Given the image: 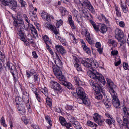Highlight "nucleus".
Listing matches in <instances>:
<instances>
[{"mask_svg":"<svg viewBox=\"0 0 129 129\" xmlns=\"http://www.w3.org/2000/svg\"><path fill=\"white\" fill-rule=\"evenodd\" d=\"M81 62L84 66L88 68L90 72H88V74H89V75L91 78L98 80L104 85H105L106 82L104 77L93 68H96L98 66L96 62H94L93 60L87 58L85 60H82Z\"/></svg>","mask_w":129,"mask_h":129,"instance_id":"obj_1","label":"nucleus"},{"mask_svg":"<svg viewBox=\"0 0 129 129\" xmlns=\"http://www.w3.org/2000/svg\"><path fill=\"white\" fill-rule=\"evenodd\" d=\"M14 25L16 28L17 33L20 37V39L22 41H26V36L25 34L22 32L24 29L23 27L24 25L23 20L21 18H19L18 17L15 21L14 20L13 23Z\"/></svg>","mask_w":129,"mask_h":129,"instance_id":"obj_2","label":"nucleus"},{"mask_svg":"<svg viewBox=\"0 0 129 129\" xmlns=\"http://www.w3.org/2000/svg\"><path fill=\"white\" fill-rule=\"evenodd\" d=\"M89 82L95 91L94 94L95 98L98 100L101 99L103 96L101 93H102L104 95L105 94L104 90H103L101 86L94 83V81L92 80H90Z\"/></svg>","mask_w":129,"mask_h":129,"instance_id":"obj_3","label":"nucleus"},{"mask_svg":"<svg viewBox=\"0 0 129 129\" xmlns=\"http://www.w3.org/2000/svg\"><path fill=\"white\" fill-rule=\"evenodd\" d=\"M123 122L125 124V129H129L128 127L129 121L127 119L128 116H129V108H126L125 107L123 108Z\"/></svg>","mask_w":129,"mask_h":129,"instance_id":"obj_4","label":"nucleus"},{"mask_svg":"<svg viewBox=\"0 0 129 129\" xmlns=\"http://www.w3.org/2000/svg\"><path fill=\"white\" fill-rule=\"evenodd\" d=\"M2 4L5 6H8L11 9H16L17 2L15 0H0Z\"/></svg>","mask_w":129,"mask_h":129,"instance_id":"obj_5","label":"nucleus"},{"mask_svg":"<svg viewBox=\"0 0 129 129\" xmlns=\"http://www.w3.org/2000/svg\"><path fill=\"white\" fill-rule=\"evenodd\" d=\"M7 66L10 68V72L11 73L15 81H17L18 79V76L17 70L16 68L11 63H7Z\"/></svg>","mask_w":129,"mask_h":129,"instance_id":"obj_6","label":"nucleus"},{"mask_svg":"<svg viewBox=\"0 0 129 129\" xmlns=\"http://www.w3.org/2000/svg\"><path fill=\"white\" fill-rule=\"evenodd\" d=\"M60 67H55L53 65L52 67L53 70L54 74L59 80V81L62 79V78L65 77L62 74V72L59 68Z\"/></svg>","mask_w":129,"mask_h":129,"instance_id":"obj_7","label":"nucleus"},{"mask_svg":"<svg viewBox=\"0 0 129 129\" xmlns=\"http://www.w3.org/2000/svg\"><path fill=\"white\" fill-rule=\"evenodd\" d=\"M112 96V104L116 108H119L120 107V102L116 95V94L115 92L110 93Z\"/></svg>","mask_w":129,"mask_h":129,"instance_id":"obj_8","label":"nucleus"},{"mask_svg":"<svg viewBox=\"0 0 129 129\" xmlns=\"http://www.w3.org/2000/svg\"><path fill=\"white\" fill-rule=\"evenodd\" d=\"M93 117L94 121L100 125H102L104 120V119H103V117L99 115L97 113L93 115Z\"/></svg>","mask_w":129,"mask_h":129,"instance_id":"obj_9","label":"nucleus"},{"mask_svg":"<svg viewBox=\"0 0 129 129\" xmlns=\"http://www.w3.org/2000/svg\"><path fill=\"white\" fill-rule=\"evenodd\" d=\"M52 85L51 87L58 91H61L63 90L62 88L57 82L52 81L51 82Z\"/></svg>","mask_w":129,"mask_h":129,"instance_id":"obj_10","label":"nucleus"},{"mask_svg":"<svg viewBox=\"0 0 129 129\" xmlns=\"http://www.w3.org/2000/svg\"><path fill=\"white\" fill-rule=\"evenodd\" d=\"M115 32V37L118 40H120L124 37V34L121 30L116 28Z\"/></svg>","mask_w":129,"mask_h":129,"instance_id":"obj_11","label":"nucleus"},{"mask_svg":"<svg viewBox=\"0 0 129 129\" xmlns=\"http://www.w3.org/2000/svg\"><path fill=\"white\" fill-rule=\"evenodd\" d=\"M82 6H85L91 12L94 14L95 12L93 6L88 1L85 0L82 5Z\"/></svg>","mask_w":129,"mask_h":129,"instance_id":"obj_12","label":"nucleus"},{"mask_svg":"<svg viewBox=\"0 0 129 129\" xmlns=\"http://www.w3.org/2000/svg\"><path fill=\"white\" fill-rule=\"evenodd\" d=\"M106 80L108 84L110 86V93L114 92H115L114 89L116 87V85H114L113 82L111 80L108 78H106Z\"/></svg>","mask_w":129,"mask_h":129,"instance_id":"obj_13","label":"nucleus"},{"mask_svg":"<svg viewBox=\"0 0 129 129\" xmlns=\"http://www.w3.org/2000/svg\"><path fill=\"white\" fill-rule=\"evenodd\" d=\"M78 86L76 89V92L78 97H80L81 98H83L82 97L84 95H86V94L83 91V89L81 87Z\"/></svg>","mask_w":129,"mask_h":129,"instance_id":"obj_14","label":"nucleus"},{"mask_svg":"<svg viewBox=\"0 0 129 129\" xmlns=\"http://www.w3.org/2000/svg\"><path fill=\"white\" fill-rule=\"evenodd\" d=\"M55 48L57 52L62 55L66 53L64 48L61 45H56L55 46Z\"/></svg>","mask_w":129,"mask_h":129,"instance_id":"obj_15","label":"nucleus"},{"mask_svg":"<svg viewBox=\"0 0 129 129\" xmlns=\"http://www.w3.org/2000/svg\"><path fill=\"white\" fill-rule=\"evenodd\" d=\"M82 97L83 98H82L83 99V100H81V102H79V103L80 104L83 103L87 106L89 105L90 103V101L89 99L86 96V95H84Z\"/></svg>","mask_w":129,"mask_h":129,"instance_id":"obj_16","label":"nucleus"},{"mask_svg":"<svg viewBox=\"0 0 129 129\" xmlns=\"http://www.w3.org/2000/svg\"><path fill=\"white\" fill-rule=\"evenodd\" d=\"M65 77L62 78V79L59 81V83L63 85L66 86L69 89H71L72 88V85L70 83H68L65 80Z\"/></svg>","mask_w":129,"mask_h":129,"instance_id":"obj_17","label":"nucleus"},{"mask_svg":"<svg viewBox=\"0 0 129 129\" xmlns=\"http://www.w3.org/2000/svg\"><path fill=\"white\" fill-rule=\"evenodd\" d=\"M26 74L27 75V77H29L30 76H33L35 81H37L38 75L35 72L34 70L30 71L29 73H28L27 72H26Z\"/></svg>","mask_w":129,"mask_h":129,"instance_id":"obj_18","label":"nucleus"},{"mask_svg":"<svg viewBox=\"0 0 129 129\" xmlns=\"http://www.w3.org/2000/svg\"><path fill=\"white\" fill-rule=\"evenodd\" d=\"M73 63L74 66L75 67L78 71H80L81 70V66L79 64V60L77 58H74L73 60Z\"/></svg>","mask_w":129,"mask_h":129,"instance_id":"obj_19","label":"nucleus"},{"mask_svg":"<svg viewBox=\"0 0 129 129\" xmlns=\"http://www.w3.org/2000/svg\"><path fill=\"white\" fill-rule=\"evenodd\" d=\"M17 109L19 113L22 115H24L25 112V109L24 105L23 104H20L18 107Z\"/></svg>","mask_w":129,"mask_h":129,"instance_id":"obj_20","label":"nucleus"},{"mask_svg":"<svg viewBox=\"0 0 129 129\" xmlns=\"http://www.w3.org/2000/svg\"><path fill=\"white\" fill-rule=\"evenodd\" d=\"M82 46L84 50L86 53L89 54L91 53L90 49L86 45L85 43L83 41L82 43Z\"/></svg>","mask_w":129,"mask_h":129,"instance_id":"obj_21","label":"nucleus"},{"mask_svg":"<svg viewBox=\"0 0 129 129\" xmlns=\"http://www.w3.org/2000/svg\"><path fill=\"white\" fill-rule=\"evenodd\" d=\"M68 21L71 28L72 29H75L76 27L74 24V22L72 20V17L71 15L68 18Z\"/></svg>","mask_w":129,"mask_h":129,"instance_id":"obj_22","label":"nucleus"},{"mask_svg":"<svg viewBox=\"0 0 129 129\" xmlns=\"http://www.w3.org/2000/svg\"><path fill=\"white\" fill-rule=\"evenodd\" d=\"M85 36L86 37V40L89 44H92L93 43L92 40L90 38V33L87 31V30H85Z\"/></svg>","mask_w":129,"mask_h":129,"instance_id":"obj_23","label":"nucleus"},{"mask_svg":"<svg viewBox=\"0 0 129 129\" xmlns=\"http://www.w3.org/2000/svg\"><path fill=\"white\" fill-rule=\"evenodd\" d=\"M126 3L125 2V3H123L121 2V6L122 8L123 12L125 13H126L128 12V9L126 5Z\"/></svg>","mask_w":129,"mask_h":129,"instance_id":"obj_24","label":"nucleus"},{"mask_svg":"<svg viewBox=\"0 0 129 129\" xmlns=\"http://www.w3.org/2000/svg\"><path fill=\"white\" fill-rule=\"evenodd\" d=\"M5 59L4 55L0 51V60H1L3 62ZM3 69V67L2 63L0 62V72Z\"/></svg>","mask_w":129,"mask_h":129,"instance_id":"obj_25","label":"nucleus"},{"mask_svg":"<svg viewBox=\"0 0 129 129\" xmlns=\"http://www.w3.org/2000/svg\"><path fill=\"white\" fill-rule=\"evenodd\" d=\"M23 100V98H21L19 96L16 97L15 99V101L16 104L18 105L19 104V105H20V104H22Z\"/></svg>","mask_w":129,"mask_h":129,"instance_id":"obj_26","label":"nucleus"},{"mask_svg":"<svg viewBox=\"0 0 129 129\" xmlns=\"http://www.w3.org/2000/svg\"><path fill=\"white\" fill-rule=\"evenodd\" d=\"M82 11L83 13V15L84 17L87 18L89 17V15L91 16V14H89V12L86 9L85 10L83 9Z\"/></svg>","mask_w":129,"mask_h":129,"instance_id":"obj_27","label":"nucleus"},{"mask_svg":"<svg viewBox=\"0 0 129 129\" xmlns=\"http://www.w3.org/2000/svg\"><path fill=\"white\" fill-rule=\"evenodd\" d=\"M57 59L55 61V63L57 67H60L62 64V62L59 59L58 55L57 54Z\"/></svg>","mask_w":129,"mask_h":129,"instance_id":"obj_28","label":"nucleus"},{"mask_svg":"<svg viewBox=\"0 0 129 129\" xmlns=\"http://www.w3.org/2000/svg\"><path fill=\"white\" fill-rule=\"evenodd\" d=\"M23 100L24 101L26 100H27L28 99L29 97V94L26 91H24L23 93Z\"/></svg>","mask_w":129,"mask_h":129,"instance_id":"obj_29","label":"nucleus"},{"mask_svg":"<svg viewBox=\"0 0 129 129\" xmlns=\"http://www.w3.org/2000/svg\"><path fill=\"white\" fill-rule=\"evenodd\" d=\"M107 30V27L104 24H102L100 28V32L102 33H104L106 32Z\"/></svg>","mask_w":129,"mask_h":129,"instance_id":"obj_30","label":"nucleus"},{"mask_svg":"<svg viewBox=\"0 0 129 129\" xmlns=\"http://www.w3.org/2000/svg\"><path fill=\"white\" fill-rule=\"evenodd\" d=\"M89 21L93 26L94 29L96 31H98L99 30L98 26L96 25L95 22L91 20H90Z\"/></svg>","mask_w":129,"mask_h":129,"instance_id":"obj_31","label":"nucleus"},{"mask_svg":"<svg viewBox=\"0 0 129 129\" xmlns=\"http://www.w3.org/2000/svg\"><path fill=\"white\" fill-rule=\"evenodd\" d=\"M108 43L110 44H112L114 46H116L117 43L113 39H109L108 40Z\"/></svg>","mask_w":129,"mask_h":129,"instance_id":"obj_32","label":"nucleus"},{"mask_svg":"<svg viewBox=\"0 0 129 129\" xmlns=\"http://www.w3.org/2000/svg\"><path fill=\"white\" fill-rule=\"evenodd\" d=\"M73 125L77 129H80L82 128L81 126L79 123L77 121H76Z\"/></svg>","mask_w":129,"mask_h":129,"instance_id":"obj_33","label":"nucleus"},{"mask_svg":"<svg viewBox=\"0 0 129 129\" xmlns=\"http://www.w3.org/2000/svg\"><path fill=\"white\" fill-rule=\"evenodd\" d=\"M48 26H49L50 29L52 30L55 34L57 33V30L56 27L55 26L51 25H50Z\"/></svg>","mask_w":129,"mask_h":129,"instance_id":"obj_34","label":"nucleus"},{"mask_svg":"<svg viewBox=\"0 0 129 129\" xmlns=\"http://www.w3.org/2000/svg\"><path fill=\"white\" fill-rule=\"evenodd\" d=\"M61 124L62 126H64L65 123H66L65 119L63 117L60 116L59 118Z\"/></svg>","mask_w":129,"mask_h":129,"instance_id":"obj_35","label":"nucleus"},{"mask_svg":"<svg viewBox=\"0 0 129 129\" xmlns=\"http://www.w3.org/2000/svg\"><path fill=\"white\" fill-rule=\"evenodd\" d=\"M74 79L76 85H77L78 86H80L81 81L80 80L79 78L76 77H74Z\"/></svg>","mask_w":129,"mask_h":129,"instance_id":"obj_36","label":"nucleus"},{"mask_svg":"<svg viewBox=\"0 0 129 129\" xmlns=\"http://www.w3.org/2000/svg\"><path fill=\"white\" fill-rule=\"evenodd\" d=\"M59 9L63 15H65L67 13V11L64 7H60Z\"/></svg>","mask_w":129,"mask_h":129,"instance_id":"obj_37","label":"nucleus"},{"mask_svg":"<svg viewBox=\"0 0 129 129\" xmlns=\"http://www.w3.org/2000/svg\"><path fill=\"white\" fill-rule=\"evenodd\" d=\"M110 101V99H109V100H106V101L104 100V104L107 108H110L111 107V104L109 102Z\"/></svg>","mask_w":129,"mask_h":129,"instance_id":"obj_38","label":"nucleus"},{"mask_svg":"<svg viewBox=\"0 0 129 129\" xmlns=\"http://www.w3.org/2000/svg\"><path fill=\"white\" fill-rule=\"evenodd\" d=\"M46 101L47 104L49 106H51V99L50 98L47 97L46 99Z\"/></svg>","mask_w":129,"mask_h":129,"instance_id":"obj_39","label":"nucleus"},{"mask_svg":"<svg viewBox=\"0 0 129 129\" xmlns=\"http://www.w3.org/2000/svg\"><path fill=\"white\" fill-rule=\"evenodd\" d=\"M41 91L44 93L46 96L48 95V92L47 90V88H46L45 87L44 89L41 88V89H40Z\"/></svg>","mask_w":129,"mask_h":129,"instance_id":"obj_40","label":"nucleus"},{"mask_svg":"<svg viewBox=\"0 0 129 129\" xmlns=\"http://www.w3.org/2000/svg\"><path fill=\"white\" fill-rule=\"evenodd\" d=\"M45 118L47 122L50 125H52V122L51 120H50V118L49 116H45Z\"/></svg>","mask_w":129,"mask_h":129,"instance_id":"obj_41","label":"nucleus"},{"mask_svg":"<svg viewBox=\"0 0 129 129\" xmlns=\"http://www.w3.org/2000/svg\"><path fill=\"white\" fill-rule=\"evenodd\" d=\"M46 45L47 48V49L49 51L51 54L52 55H53V53L52 51L51 48L49 46V45H48V44H47V43L46 42Z\"/></svg>","mask_w":129,"mask_h":129,"instance_id":"obj_42","label":"nucleus"},{"mask_svg":"<svg viewBox=\"0 0 129 129\" xmlns=\"http://www.w3.org/2000/svg\"><path fill=\"white\" fill-rule=\"evenodd\" d=\"M59 40L63 45H66L67 42L65 39H63V38H61Z\"/></svg>","mask_w":129,"mask_h":129,"instance_id":"obj_43","label":"nucleus"},{"mask_svg":"<svg viewBox=\"0 0 129 129\" xmlns=\"http://www.w3.org/2000/svg\"><path fill=\"white\" fill-rule=\"evenodd\" d=\"M48 14L47 13L44 11H43L41 14V16L43 19H45Z\"/></svg>","mask_w":129,"mask_h":129,"instance_id":"obj_44","label":"nucleus"},{"mask_svg":"<svg viewBox=\"0 0 129 129\" xmlns=\"http://www.w3.org/2000/svg\"><path fill=\"white\" fill-rule=\"evenodd\" d=\"M115 10L117 15L118 16L120 17L121 15V12L118 10V7H116Z\"/></svg>","mask_w":129,"mask_h":129,"instance_id":"obj_45","label":"nucleus"},{"mask_svg":"<svg viewBox=\"0 0 129 129\" xmlns=\"http://www.w3.org/2000/svg\"><path fill=\"white\" fill-rule=\"evenodd\" d=\"M87 125L91 127H93L94 126V123L90 121H87Z\"/></svg>","mask_w":129,"mask_h":129,"instance_id":"obj_46","label":"nucleus"},{"mask_svg":"<svg viewBox=\"0 0 129 129\" xmlns=\"http://www.w3.org/2000/svg\"><path fill=\"white\" fill-rule=\"evenodd\" d=\"M123 67L125 70H127L128 67V64L126 63H124L123 64Z\"/></svg>","mask_w":129,"mask_h":129,"instance_id":"obj_47","label":"nucleus"},{"mask_svg":"<svg viewBox=\"0 0 129 129\" xmlns=\"http://www.w3.org/2000/svg\"><path fill=\"white\" fill-rule=\"evenodd\" d=\"M112 55L113 56L117 55L118 53V52L117 51H112L111 52Z\"/></svg>","mask_w":129,"mask_h":129,"instance_id":"obj_48","label":"nucleus"},{"mask_svg":"<svg viewBox=\"0 0 129 129\" xmlns=\"http://www.w3.org/2000/svg\"><path fill=\"white\" fill-rule=\"evenodd\" d=\"M76 121V120L74 119V117H71V118L70 119V122L73 124V125Z\"/></svg>","mask_w":129,"mask_h":129,"instance_id":"obj_49","label":"nucleus"},{"mask_svg":"<svg viewBox=\"0 0 129 129\" xmlns=\"http://www.w3.org/2000/svg\"><path fill=\"white\" fill-rule=\"evenodd\" d=\"M116 120L118 122V123L121 124H122V121L121 120L120 118L119 117H117L116 118Z\"/></svg>","mask_w":129,"mask_h":129,"instance_id":"obj_50","label":"nucleus"},{"mask_svg":"<svg viewBox=\"0 0 129 129\" xmlns=\"http://www.w3.org/2000/svg\"><path fill=\"white\" fill-rule=\"evenodd\" d=\"M64 126H65L67 129H69L71 126V124L69 123H65Z\"/></svg>","mask_w":129,"mask_h":129,"instance_id":"obj_51","label":"nucleus"},{"mask_svg":"<svg viewBox=\"0 0 129 129\" xmlns=\"http://www.w3.org/2000/svg\"><path fill=\"white\" fill-rule=\"evenodd\" d=\"M32 54L34 58H37L38 56L36 52L35 51H33L32 52Z\"/></svg>","mask_w":129,"mask_h":129,"instance_id":"obj_52","label":"nucleus"},{"mask_svg":"<svg viewBox=\"0 0 129 129\" xmlns=\"http://www.w3.org/2000/svg\"><path fill=\"white\" fill-rule=\"evenodd\" d=\"M78 11H77L75 10L73 12V14L74 15V16L76 18H78V15L77 14Z\"/></svg>","mask_w":129,"mask_h":129,"instance_id":"obj_53","label":"nucleus"},{"mask_svg":"<svg viewBox=\"0 0 129 129\" xmlns=\"http://www.w3.org/2000/svg\"><path fill=\"white\" fill-rule=\"evenodd\" d=\"M59 33V32L57 31V34H55V37L57 40H60L61 39V37L58 35V34Z\"/></svg>","mask_w":129,"mask_h":129,"instance_id":"obj_54","label":"nucleus"},{"mask_svg":"<svg viewBox=\"0 0 129 129\" xmlns=\"http://www.w3.org/2000/svg\"><path fill=\"white\" fill-rule=\"evenodd\" d=\"M43 38L45 41V43L49 40L48 37L46 35L44 36L43 37Z\"/></svg>","mask_w":129,"mask_h":129,"instance_id":"obj_55","label":"nucleus"},{"mask_svg":"<svg viewBox=\"0 0 129 129\" xmlns=\"http://www.w3.org/2000/svg\"><path fill=\"white\" fill-rule=\"evenodd\" d=\"M95 46L97 48H101V45L100 43L99 42H97L95 44Z\"/></svg>","mask_w":129,"mask_h":129,"instance_id":"obj_56","label":"nucleus"},{"mask_svg":"<svg viewBox=\"0 0 129 129\" xmlns=\"http://www.w3.org/2000/svg\"><path fill=\"white\" fill-rule=\"evenodd\" d=\"M119 26L122 27H123L125 26L124 22L123 21H121L119 23Z\"/></svg>","mask_w":129,"mask_h":129,"instance_id":"obj_57","label":"nucleus"},{"mask_svg":"<svg viewBox=\"0 0 129 129\" xmlns=\"http://www.w3.org/2000/svg\"><path fill=\"white\" fill-rule=\"evenodd\" d=\"M27 38L28 40H32V37L31 35L30 34H28L27 36Z\"/></svg>","mask_w":129,"mask_h":129,"instance_id":"obj_58","label":"nucleus"},{"mask_svg":"<svg viewBox=\"0 0 129 129\" xmlns=\"http://www.w3.org/2000/svg\"><path fill=\"white\" fill-rule=\"evenodd\" d=\"M120 63H121V60H120V59H119V60L118 61H117V62H115L114 63V64H115V65L116 66H118L119 64H120Z\"/></svg>","mask_w":129,"mask_h":129,"instance_id":"obj_59","label":"nucleus"},{"mask_svg":"<svg viewBox=\"0 0 129 129\" xmlns=\"http://www.w3.org/2000/svg\"><path fill=\"white\" fill-rule=\"evenodd\" d=\"M97 50L100 54H101L102 53V49L101 48H97Z\"/></svg>","mask_w":129,"mask_h":129,"instance_id":"obj_60","label":"nucleus"},{"mask_svg":"<svg viewBox=\"0 0 129 129\" xmlns=\"http://www.w3.org/2000/svg\"><path fill=\"white\" fill-rule=\"evenodd\" d=\"M106 122L108 124L110 125L112 123L111 120L109 119H107L106 120Z\"/></svg>","mask_w":129,"mask_h":129,"instance_id":"obj_61","label":"nucleus"},{"mask_svg":"<svg viewBox=\"0 0 129 129\" xmlns=\"http://www.w3.org/2000/svg\"><path fill=\"white\" fill-rule=\"evenodd\" d=\"M72 36L73 37V42L74 43H76L78 41V40L75 38L73 34L72 35Z\"/></svg>","mask_w":129,"mask_h":129,"instance_id":"obj_62","label":"nucleus"},{"mask_svg":"<svg viewBox=\"0 0 129 129\" xmlns=\"http://www.w3.org/2000/svg\"><path fill=\"white\" fill-rule=\"evenodd\" d=\"M35 95L38 100L39 102H40V98L39 96H38L39 95L37 93H36Z\"/></svg>","mask_w":129,"mask_h":129,"instance_id":"obj_63","label":"nucleus"},{"mask_svg":"<svg viewBox=\"0 0 129 129\" xmlns=\"http://www.w3.org/2000/svg\"><path fill=\"white\" fill-rule=\"evenodd\" d=\"M31 126L34 129H39V126L36 125H32Z\"/></svg>","mask_w":129,"mask_h":129,"instance_id":"obj_64","label":"nucleus"}]
</instances>
